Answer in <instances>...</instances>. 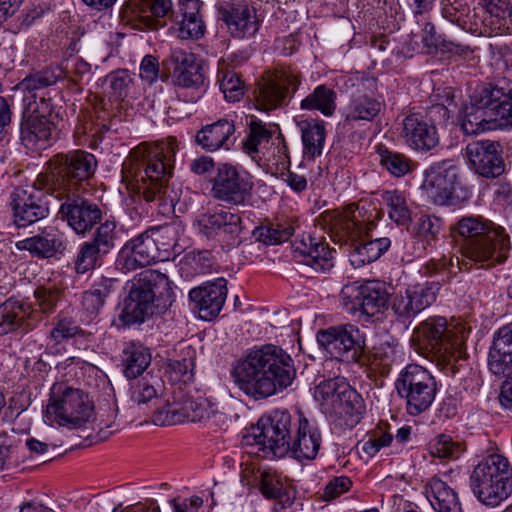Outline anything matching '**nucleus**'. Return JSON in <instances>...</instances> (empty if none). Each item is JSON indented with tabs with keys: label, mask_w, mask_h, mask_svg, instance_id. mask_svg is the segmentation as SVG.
Returning <instances> with one entry per match:
<instances>
[{
	"label": "nucleus",
	"mask_w": 512,
	"mask_h": 512,
	"mask_svg": "<svg viewBox=\"0 0 512 512\" xmlns=\"http://www.w3.org/2000/svg\"><path fill=\"white\" fill-rule=\"evenodd\" d=\"M234 120L223 118L203 126L196 134V142L204 150H229L236 141Z\"/></svg>",
	"instance_id": "nucleus-36"
},
{
	"label": "nucleus",
	"mask_w": 512,
	"mask_h": 512,
	"mask_svg": "<svg viewBox=\"0 0 512 512\" xmlns=\"http://www.w3.org/2000/svg\"><path fill=\"white\" fill-rule=\"evenodd\" d=\"M276 133H280L278 125L251 118L248 124V134L242 143L243 150L248 155L258 153L259 147L268 143Z\"/></svg>",
	"instance_id": "nucleus-46"
},
{
	"label": "nucleus",
	"mask_w": 512,
	"mask_h": 512,
	"mask_svg": "<svg viewBox=\"0 0 512 512\" xmlns=\"http://www.w3.org/2000/svg\"><path fill=\"white\" fill-rule=\"evenodd\" d=\"M25 115L39 116L41 118H48L60 120L61 107L52 104L50 97H46L44 93H34L25 96Z\"/></svg>",
	"instance_id": "nucleus-54"
},
{
	"label": "nucleus",
	"mask_w": 512,
	"mask_h": 512,
	"mask_svg": "<svg viewBox=\"0 0 512 512\" xmlns=\"http://www.w3.org/2000/svg\"><path fill=\"white\" fill-rule=\"evenodd\" d=\"M219 88L228 102H238L245 94V83L240 75L225 62L219 63L217 72Z\"/></svg>",
	"instance_id": "nucleus-48"
},
{
	"label": "nucleus",
	"mask_w": 512,
	"mask_h": 512,
	"mask_svg": "<svg viewBox=\"0 0 512 512\" xmlns=\"http://www.w3.org/2000/svg\"><path fill=\"white\" fill-rule=\"evenodd\" d=\"M397 357V345L388 341L374 346L368 353L365 352L362 363H366L372 372L382 377L389 375Z\"/></svg>",
	"instance_id": "nucleus-43"
},
{
	"label": "nucleus",
	"mask_w": 512,
	"mask_h": 512,
	"mask_svg": "<svg viewBox=\"0 0 512 512\" xmlns=\"http://www.w3.org/2000/svg\"><path fill=\"white\" fill-rule=\"evenodd\" d=\"M82 331L74 320L67 317H59L54 328L50 331L49 338L55 343L60 344L70 338L75 337Z\"/></svg>",
	"instance_id": "nucleus-62"
},
{
	"label": "nucleus",
	"mask_w": 512,
	"mask_h": 512,
	"mask_svg": "<svg viewBox=\"0 0 512 512\" xmlns=\"http://www.w3.org/2000/svg\"><path fill=\"white\" fill-rule=\"evenodd\" d=\"M226 284L224 278H218L190 290L189 298L195 303L202 319L211 320L219 315L227 297Z\"/></svg>",
	"instance_id": "nucleus-35"
},
{
	"label": "nucleus",
	"mask_w": 512,
	"mask_h": 512,
	"mask_svg": "<svg viewBox=\"0 0 512 512\" xmlns=\"http://www.w3.org/2000/svg\"><path fill=\"white\" fill-rule=\"evenodd\" d=\"M293 257L314 272L326 273L334 266L333 251L322 239L311 235H303L292 245Z\"/></svg>",
	"instance_id": "nucleus-28"
},
{
	"label": "nucleus",
	"mask_w": 512,
	"mask_h": 512,
	"mask_svg": "<svg viewBox=\"0 0 512 512\" xmlns=\"http://www.w3.org/2000/svg\"><path fill=\"white\" fill-rule=\"evenodd\" d=\"M465 155L472 169L485 178H496L505 170L499 142L478 140L469 143Z\"/></svg>",
	"instance_id": "nucleus-26"
},
{
	"label": "nucleus",
	"mask_w": 512,
	"mask_h": 512,
	"mask_svg": "<svg viewBox=\"0 0 512 512\" xmlns=\"http://www.w3.org/2000/svg\"><path fill=\"white\" fill-rule=\"evenodd\" d=\"M254 182L245 170L229 163L217 166L212 179L211 195L214 199L234 206H245L252 198Z\"/></svg>",
	"instance_id": "nucleus-16"
},
{
	"label": "nucleus",
	"mask_w": 512,
	"mask_h": 512,
	"mask_svg": "<svg viewBox=\"0 0 512 512\" xmlns=\"http://www.w3.org/2000/svg\"><path fill=\"white\" fill-rule=\"evenodd\" d=\"M68 67L63 64L51 65L43 68L35 73L27 75L20 83V88L28 92L30 95L34 93H42L41 91L55 85L59 80L67 76Z\"/></svg>",
	"instance_id": "nucleus-42"
},
{
	"label": "nucleus",
	"mask_w": 512,
	"mask_h": 512,
	"mask_svg": "<svg viewBox=\"0 0 512 512\" xmlns=\"http://www.w3.org/2000/svg\"><path fill=\"white\" fill-rule=\"evenodd\" d=\"M194 353L189 349L186 357L169 361L165 372L172 383H188L193 379Z\"/></svg>",
	"instance_id": "nucleus-57"
},
{
	"label": "nucleus",
	"mask_w": 512,
	"mask_h": 512,
	"mask_svg": "<svg viewBox=\"0 0 512 512\" xmlns=\"http://www.w3.org/2000/svg\"><path fill=\"white\" fill-rule=\"evenodd\" d=\"M113 279L104 278L92 289L84 292L82 305L88 313L97 314L112 291Z\"/></svg>",
	"instance_id": "nucleus-56"
},
{
	"label": "nucleus",
	"mask_w": 512,
	"mask_h": 512,
	"mask_svg": "<svg viewBox=\"0 0 512 512\" xmlns=\"http://www.w3.org/2000/svg\"><path fill=\"white\" fill-rule=\"evenodd\" d=\"M211 414L212 410L207 400L187 398L160 408L154 414V422L161 425H175L185 421L203 422L208 420Z\"/></svg>",
	"instance_id": "nucleus-31"
},
{
	"label": "nucleus",
	"mask_w": 512,
	"mask_h": 512,
	"mask_svg": "<svg viewBox=\"0 0 512 512\" xmlns=\"http://www.w3.org/2000/svg\"><path fill=\"white\" fill-rule=\"evenodd\" d=\"M175 10L171 0H127L122 13L131 21H139L149 29H157L165 24L164 18Z\"/></svg>",
	"instance_id": "nucleus-33"
},
{
	"label": "nucleus",
	"mask_w": 512,
	"mask_h": 512,
	"mask_svg": "<svg viewBox=\"0 0 512 512\" xmlns=\"http://www.w3.org/2000/svg\"><path fill=\"white\" fill-rule=\"evenodd\" d=\"M460 127L467 135H476L497 128L512 127V82L476 85L459 117Z\"/></svg>",
	"instance_id": "nucleus-6"
},
{
	"label": "nucleus",
	"mask_w": 512,
	"mask_h": 512,
	"mask_svg": "<svg viewBox=\"0 0 512 512\" xmlns=\"http://www.w3.org/2000/svg\"><path fill=\"white\" fill-rule=\"evenodd\" d=\"M244 443L257 447L261 457H283L291 453L297 460H314L322 445V434L317 423L302 411L294 414L286 410H275L270 416L261 418L252 434L244 437Z\"/></svg>",
	"instance_id": "nucleus-1"
},
{
	"label": "nucleus",
	"mask_w": 512,
	"mask_h": 512,
	"mask_svg": "<svg viewBox=\"0 0 512 512\" xmlns=\"http://www.w3.org/2000/svg\"><path fill=\"white\" fill-rule=\"evenodd\" d=\"M66 233L56 225L40 228L38 233L16 242L18 250L28 251L33 257L49 259L63 255L68 247Z\"/></svg>",
	"instance_id": "nucleus-27"
},
{
	"label": "nucleus",
	"mask_w": 512,
	"mask_h": 512,
	"mask_svg": "<svg viewBox=\"0 0 512 512\" xmlns=\"http://www.w3.org/2000/svg\"><path fill=\"white\" fill-rule=\"evenodd\" d=\"M36 183L39 186H36V184L18 186L11 194L14 222L18 227L31 225L46 218L49 214V206L45 196V193L48 192L39 182V176Z\"/></svg>",
	"instance_id": "nucleus-17"
},
{
	"label": "nucleus",
	"mask_w": 512,
	"mask_h": 512,
	"mask_svg": "<svg viewBox=\"0 0 512 512\" xmlns=\"http://www.w3.org/2000/svg\"><path fill=\"white\" fill-rule=\"evenodd\" d=\"M378 153L381 166L394 177H403L411 173L416 167V163L402 153L387 148H380Z\"/></svg>",
	"instance_id": "nucleus-53"
},
{
	"label": "nucleus",
	"mask_w": 512,
	"mask_h": 512,
	"mask_svg": "<svg viewBox=\"0 0 512 512\" xmlns=\"http://www.w3.org/2000/svg\"><path fill=\"white\" fill-rule=\"evenodd\" d=\"M464 451V443L455 441L447 434H439L429 443L430 454L440 459L455 460L458 459Z\"/></svg>",
	"instance_id": "nucleus-55"
},
{
	"label": "nucleus",
	"mask_w": 512,
	"mask_h": 512,
	"mask_svg": "<svg viewBox=\"0 0 512 512\" xmlns=\"http://www.w3.org/2000/svg\"><path fill=\"white\" fill-rule=\"evenodd\" d=\"M294 233L290 224H270L257 229V239L266 245H276L287 241Z\"/></svg>",
	"instance_id": "nucleus-59"
},
{
	"label": "nucleus",
	"mask_w": 512,
	"mask_h": 512,
	"mask_svg": "<svg viewBox=\"0 0 512 512\" xmlns=\"http://www.w3.org/2000/svg\"><path fill=\"white\" fill-rule=\"evenodd\" d=\"M169 61L172 80L176 86L196 89L204 86L203 69L194 53L175 48L171 50Z\"/></svg>",
	"instance_id": "nucleus-34"
},
{
	"label": "nucleus",
	"mask_w": 512,
	"mask_h": 512,
	"mask_svg": "<svg viewBox=\"0 0 512 512\" xmlns=\"http://www.w3.org/2000/svg\"><path fill=\"white\" fill-rule=\"evenodd\" d=\"M459 185L457 169L450 161L438 162L425 171L422 189L438 205L448 203Z\"/></svg>",
	"instance_id": "nucleus-25"
},
{
	"label": "nucleus",
	"mask_w": 512,
	"mask_h": 512,
	"mask_svg": "<svg viewBox=\"0 0 512 512\" xmlns=\"http://www.w3.org/2000/svg\"><path fill=\"white\" fill-rule=\"evenodd\" d=\"M157 240L158 237H153L150 230L128 240L118 253L116 268L127 273L161 259V248Z\"/></svg>",
	"instance_id": "nucleus-20"
},
{
	"label": "nucleus",
	"mask_w": 512,
	"mask_h": 512,
	"mask_svg": "<svg viewBox=\"0 0 512 512\" xmlns=\"http://www.w3.org/2000/svg\"><path fill=\"white\" fill-rule=\"evenodd\" d=\"M175 148L172 143L142 144L131 150L122 166V181L134 201H158L174 207L179 193L170 187Z\"/></svg>",
	"instance_id": "nucleus-2"
},
{
	"label": "nucleus",
	"mask_w": 512,
	"mask_h": 512,
	"mask_svg": "<svg viewBox=\"0 0 512 512\" xmlns=\"http://www.w3.org/2000/svg\"><path fill=\"white\" fill-rule=\"evenodd\" d=\"M320 221L333 242L346 247L354 268L376 261L391 246L387 237L368 239L376 224L364 207L353 204L344 210H327L321 214Z\"/></svg>",
	"instance_id": "nucleus-4"
},
{
	"label": "nucleus",
	"mask_w": 512,
	"mask_h": 512,
	"mask_svg": "<svg viewBox=\"0 0 512 512\" xmlns=\"http://www.w3.org/2000/svg\"><path fill=\"white\" fill-rule=\"evenodd\" d=\"M45 172L39 174V182L51 195L77 193L93 177L97 160L92 153L74 150L56 154L48 162Z\"/></svg>",
	"instance_id": "nucleus-9"
},
{
	"label": "nucleus",
	"mask_w": 512,
	"mask_h": 512,
	"mask_svg": "<svg viewBox=\"0 0 512 512\" xmlns=\"http://www.w3.org/2000/svg\"><path fill=\"white\" fill-rule=\"evenodd\" d=\"M131 399L137 405L147 404L157 398V390L146 378L133 382L130 386Z\"/></svg>",
	"instance_id": "nucleus-64"
},
{
	"label": "nucleus",
	"mask_w": 512,
	"mask_h": 512,
	"mask_svg": "<svg viewBox=\"0 0 512 512\" xmlns=\"http://www.w3.org/2000/svg\"><path fill=\"white\" fill-rule=\"evenodd\" d=\"M441 228L442 220L439 217L421 215L414 225L416 246L413 254L421 256L428 248L433 247L438 240Z\"/></svg>",
	"instance_id": "nucleus-41"
},
{
	"label": "nucleus",
	"mask_w": 512,
	"mask_h": 512,
	"mask_svg": "<svg viewBox=\"0 0 512 512\" xmlns=\"http://www.w3.org/2000/svg\"><path fill=\"white\" fill-rule=\"evenodd\" d=\"M480 12L486 34H503L512 32V0H489L486 9Z\"/></svg>",
	"instance_id": "nucleus-38"
},
{
	"label": "nucleus",
	"mask_w": 512,
	"mask_h": 512,
	"mask_svg": "<svg viewBox=\"0 0 512 512\" xmlns=\"http://www.w3.org/2000/svg\"><path fill=\"white\" fill-rule=\"evenodd\" d=\"M300 84L301 74L291 66H281L267 72L255 90L256 107L271 111L286 105Z\"/></svg>",
	"instance_id": "nucleus-14"
},
{
	"label": "nucleus",
	"mask_w": 512,
	"mask_h": 512,
	"mask_svg": "<svg viewBox=\"0 0 512 512\" xmlns=\"http://www.w3.org/2000/svg\"><path fill=\"white\" fill-rule=\"evenodd\" d=\"M297 126L301 132L304 156L308 159H315L321 156L327 134L325 122L308 118L299 121Z\"/></svg>",
	"instance_id": "nucleus-40"
},
{
	"label": "nucleus",
	"mask_w": 512,
	"mask_h": 512,
	"mask_svg": "<svg viewBox=\"0 0 512 512\" xmlns=\"http://www.w3.org/2000/svg\"><path fill=\"white\" fill-rule=\"evenodd\" d=\"M468 334L469 329L461 322L448 323L442 316H431L415 328L414 342L421 355L455 375L460 362L467 358Z\"/></svg>",
	"instance_id": "nucleus-7"
},
{
	"label": "nucleus",
	"mask_w": 512,
	"mask_h": 512,
	"mask_svg": "<svg viewBox=\"0 0 512 512\" xmlns=\"http://www.w3.org/2000/svg\"><path fill=\"white\" fill-rule=\"evenodd\" d=\"M316 339L319 346L332 357L348 363H362L366 343L356 325L346 323L330 326L319 330Z\"/></svg>",
	"instance_id": "nucleus-15"
},
{
	"label": "nucleus",
	"mask_w": 512,
	"mask_h": 512,
	"mask_svg": "<svg viewBox=\"0 0 512 512\" xmlns=\"http://www.w3.org/2000/svg\"><path fill=\"white\" fill-rule=\"evenodd\" d=\"M425 491L436 512H463L457 492L440 478L432 477Z\"/></svg>",
	"instance_id": "nucleus-39"
},
{
	"label": "nucleus",
	"mask_w": 512,
	"mask_h": 512,
	"mask_svg": "<svg viewBox=\"0 0 512 512\" xmlns=\"http://www.w3.org/2000/svg\"><path fill=\"white\" fill-rule=\"evenodd\" d=\"M218 18L225 23L229 34L236 39L254 36L261 21L256 9L245 2L223 1L216 5Z\"/></svg>",
	"instance_id": "nucleus-22"
},
{
	"label": "nucleus",
	"mask_w": 512,
	"mask_h": 512,
	"mask_svg": "<svg viewBox=\"0 0 512 512\" xmlns=\"http://www.w3.org/2000/svg\"><path fill=\"white\" fill-rule=\"evenodd\" d=\"M25 117L21 126V134L24 140L32 143L47 141L59 121L39 116L25 115Z\"/></svg>",
	"instance_id": "nucleus-50"
},
{
	"label": "nucleus",
	"mask_w": 512,
	"mask_h": 512,
	"mask_svg": "<svg viewBox=\"0 0 512 512\" xmlns=\"http://www.w3.org/2000/svg\"><path fill=\"white\" fill-rule=\"evenodd\" d=\"M451 231L460 245L462 265L466 270L473 264L478 268H490L508 258L509 235L504 228L481 215L462 217Z\"/></svg>",
	"instance_id": "nucleus-5"
},
{
	"label": "nucleus",
	"mask_w": 512,
	"mask_h": 512,
	"mask_svg": "<svg viewBox=\"0 0 512 512\" xmlns=\"http://www.w3.org/2000/svg\"><path fill=\"white\" fill-rule=\"evenodd\" d=\"M488 367L494 375L512 374V353L492 346L488 354Z\"/></svg>",
	"instance_id": "nucleus-60"
},
{
	"label": "nucleus",
	"mask_w": 512,
	"mask_h": 512,
	"mask_svg": "<svg viewBox=\"0 0 512 512\" xmlns=\"http://www.w3.org/2000/svg\"><path fill=\"white\" fill-rule=\"evenodd\" d=\"M381 198L392 221L398 225H406L410 222L411 213L403 192L387 190L382 193Z\"/></svg>",
	"instance_id": "nucleus-52"
},
{
	"label": "nucleus",
	"mask_w": 512,
	"mask_h": 512,
	"mask_svg": "<svg viewBox=\"0 0 512 512\" xmlns=\"http://www.w3.org/2000/svg\"><path fill=\"white\" fill-rule=\"evenodd\" d=\"M300 108L309 111L316 110L325 117H331L337 108V93L324 84L318 85L301 101Z\"/></svg>",
	"instance_id": "nucleus-45"
},
{
	"label": "nucleus",
	"mask_w": 512,
	"mask_h": 512,
	"mask_svg": "<svg viewBox=\"0 0 512 512\" xmlns=\"http://www.w3.org/2000/svg\"><path fill=\"white\" fill-rule=\"evenodd\" d=\"M61 292L55 287H37L34 298L39 311L43 314H51L55 311Z\"/></svg>",
	"instance_id": "nucleus-61"
},
{
	"label": "nucleus",
	"mask_w": 512,
	"mask_h": 512,
	"mask_svg": "<svg viewBox=\"0 0 512 512\" xmlns=\"http://www.w3.org/2000/svg\"><path fill=\"white\" fill-rule=\"evenodd\" d=\"M40 312L29 303L9 298L0 304V336L9 333H27L40 321Z\"/></svg>",
	"instance_id": "nucleus-30"
},
{
	"label": "nucleus",
	"mask_w": 512,
	"mask_h": 512,
	"mask_svg": "<svg viewBox=\"0 0 512 512\" xmlns=\"http://www.w3.org/2000/svg\"><path fill=\"white\" fill-rule=\"evenodd\" d=\"M200 0H179L171 14V28L182 40H198L205 35L206 24Z\"/></svg>",
	"instance_id": "nucleus-29"
},
{
	"label": "nucleus",
	"mask_w": 512,
	"mask_h": 512,
	"mask_svg": "<svg viewBox=\"0 0 512 512\" xmlns=\"http://www.w3.org/2000/svg\"><path fill=\"white\" fill-rule=\"evenodd\" d=\"M470 487L484 505L496 507L512 493V466L500 454H491L481 460L470 475Z\"/></svg>",
	"instance_id": "nucleus-10"
},
{
	"label": "nucleus",
	"mask_w": 512,
	"mask_h": 512,
	"mask_svg": "<svg viewBox=\"0 0 512 512\" xmlns=\"http://www.w3.org/2000/svg\"><path fill=\"white\" fill-rule=\"evenodd\" d=\"M394 386L410 416H418L427 411L438 392L433 374L427 368L414 363L406 365L399 372Z\"/></svg>",
	"instance_id": "nucleus-12"
},
{
	"label": "nucleus",
	"mask_w": 512,
	"mask_h": 512,
	"mask_svg": "<svg viewBox=\"0 0 512 512\" xmlns=\"http://www.w3.org/2000/svg\"><path fill=\"white\" fill-rule=\"evenodd\" d=\"M19 451L14 437H4L0 442V470L16 467L20 462Z\"/></svg>",
	"instance_id": "nucleus-63"
},
{
	"label": "nucleus",
	"mask_w": 512,
	"mask_h": 512,
	"mask_svg": "<svg viewBox=\"0 0 512 512\" xmlns=\"http://www.w3.org/2000/svg\"><path fill=\"white\" fill-rule=\"evenodd\" d=\"M214 266V258L210 251H190L179 263L180 271L185 277H195L210 273Z\"/></svg>",
	"instance_id": "nucleus-49"
},
{
	"label": "nucleus",
	"mask_w": 512,
	"mask_h": 512,
	"mask_svg": "<svg viewBox=\"0 0 512 512\" xmlns=\"http://www.w3.org/2000/svg\"><path fill=\"white\" fill-rule=\"evenodd\" d=\"M438 291L439 286L435 283L409 286L404 292L393 294L390 301L391 309L398 320L410 321L436 301Z\"/></svg>",
	"instance_id": "nucleus-21"
},
{
	"label": "nucleus",
	"mask_w": 512,
	"mask_h": 512,
	"mask_svg": "<svg viewBox=\"0 0 512 512\" xmlns=\"http://www.w3.org/2000/svg\"><path fill=\"white\" fill-rule=\"evenodd\" d=\"M200 230L209 238H215L227 247L241 243V217L237 213L220 209L213 213L202 214L199 218Z\"/></svg>",
	"instance_id": "nucleus-23"
},
{
	"label": "nucleus",
	"mask_w": 512,
	"mask_h": 512,
	"mask_svg": "<svg viewBox=\"0 0 512 512\" xmlns=\"http://www.w3.org/2000/svg\"><path fill=\"white\" fill-rule=\"evenodd\" d=\"M107 255L106 252L90 240L84 241L80 245L74 260L75 272L77 274H85L90 270L100 267Z\"/></svg>",
	"instance_id": "nucleus-51"
},
{
	"label": "nucleus",
	"mask_w": 512,
	"mask_h": 512,
	"mask_svg": "<svg viewBox=\"0 0 512 512\" xmlns=\"http://www.w3.org/2000/svg\"><path fill=\"white\" fill-rule=\"evenodd\" d=\"M401 138L406 145L417 151H430L439 144L436 127L429 123L426 115L419 112L404 117Z\"/></svg>",
	"instance_id": "nucleus-32"
},
{
	"label": "nucleus",
	"mask_w": 512,
	"mask_h": 512,
	"mask_svg": "<svg viewBox=\"0 0 512 512\" xmlns=\"http://www.w3.org/2000/svg\"><path fill=\"white\" fill-rule=\"evenodd\" d=\"M316 399L323 403L330 400V418L340 428L352 429L365 412L362 396L344 379H329L321 382L315 390Z\"/></svg>",
	"instance_id": "nucleus-11"
},
{
	"label": "nucleus",
	"mask_w": 512,
	"mask_h": 512,
	"mask_svg": "<svg viewBox=\"0 0 512 512\" xmlns=\"http://www.w3.org/2000/svg\"><path fill=\"white\" fill-rule=\"evenodd\" d=\"M61 201L58 217L78 235H85L101 222L102 210L98 204L87 200L77 193L53 195Z\"/></svg>",
	"instance_id": "nucleus-18"
},
{
	"label": "nucleus",
	"mask_w": 512,
	"mask_h": 512,
	"mask_svg": "<svg viewBox=\"0 0 512 512\" xmlns=\"http://www.w3.org/2000/svg\"><path fill=\"white\" fill-rule=\"evenodd\" d=\"M117 238L116 221L114 219H106L104 222H100V225L95 229L89 240L109 254L115 248Z\"/></svg>",
	"instance_id": "nucleus-58"
},
{
	"label": "nucleus",
	"mask_w": 512,
	"mask_h": 512,
	"mask_svg": "<svg viewBox=\"0 0 512 512\" xmlns=\"http://www.w3.org/2000/svg\"><path fill=\"white\" fill-rule=\"evenodd\" d=\"M151 363L148 348L140 343H128L122 352L123 372L127 378L134 379L141 375Z\"/></svg>",
	"instance_id": "nucleus-44"
},
{
	"label": "nucleus",
	"mask_w": 512,
	"mask_h": 512,
	"mask_svg": "<svg viewBox=\"0 0 512 512\" xmlns=\"http://www.w3.org/2000/svg\"><path fill=\"white\" fill-rule=\"evenodd\" d=\"M174 301L172 282L165 274L152 269L142 271L132 281L119 320L124 326L142 323L153 314L164 313Z\"/></svg>",
	"instance_id": "nucleus-8"
},
{
	"label": "nucleus",
	"mask_w": 512,
	"mask_h": 512,
	"mask_svg": "<svg viewBox=\"0 0 512 512\" xmlns=\"http://www.w3.org/2000/svg\"><path fill=\"white\" fill-rule=\"evenodd\" d=\"M230 376L242 393L259 401L288 388L296 377V369L284 349L265 344L248 349L235 360Z\"/></svg>",
	"instance_id": "nucleus-3"
},
{
	"label": "nucleus",
	"mask_w": 512,
	"mask_h": 512,
	"mask_svg": "<svg viewBox=\"0 0 512 512\" xmlns=\"http://www.w3.org/2000/svg\"><path fill=\"white\" fill-rule=\"evenodd\" d=\"M242 481L246 485L257 486L262 495L276 501L280 509H286L293 505L294 494L284 486L279 475L271 469H262L246 466L242 470Z\"/></svg>",
	"instance_id": "nucleus-24"
},
{
	"label": "nucleus",
	"mask_w": 512,
	"mask_h": 512,
	"mask_svg": "<svg viewBox=\"0 0 512 512\" xmlns=\"http://www.w3.org/2000/svg\"><path fill=\"white\" fill-rule=\"evenodd\" d=\"M381 109V102L374 97L366 94L356 95L347 107L345 121H372L378 116Z\"/></svg>",
	"instance_id": "nucleus-47"
},
{
	"label": "nucleus",
	"mask_w": 512,
	"mask_h": 512,
	"mask_svg": "<svg viewBox=\"0 0 512 512\" xmlns=\"http://www.w3.org/2000/svg\"><path fill=\"white\" fill-rule=\"evenodd\" d=\"M343 306L351 313L360 312L368 317L382 313L388 306L389 296L385 287L376 281L364 285H346L342 288Z\"/></svg>",
	"instance_id": "nucleus-19"
},
{
	"label": "nucleus",
	"mask_w": 512,
	"mask_h": 512,
	"mask_svg": "<svg viewBox=\"0 0 512 512\" xmlns=\"http://www.w3.org/2000/svg\"><path fill=\"white\" fill-rule=\"evenodd\" d=\"M441 14L443 18L466 32L477 35L487 32V28H483L480 13L474 9L471 14L470 8L458 0H442Z\"/></svg>",
	"instance_id": "nucleus-37"
},
{
	"label": "nucleus",
	"mask_w": 512,
	"mask_h": 512,
	"mask_svg": "<svg viewBox=\"0 0 512 512\" xmlns=\"http://www.w3.org/2000/svg\"><path fill=\"white\" fill-rule=\"evenodd\" d=\"M93 412V403L82 390L65 383L52 386L46 406L47 421L68 428H80L90 421Z\"/></svg>",
	"instance_id": "nucleus-13"
}]
</instances>
